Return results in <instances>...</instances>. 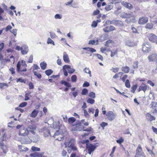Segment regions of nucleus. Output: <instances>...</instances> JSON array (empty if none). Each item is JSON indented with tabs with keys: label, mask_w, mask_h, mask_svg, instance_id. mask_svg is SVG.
Returning a JSON list of instances; mask_svg holds the SVG:
<instances>
[{
	"label": "nucleus",
	"mask_w": 157,
	"mask_h": 157,
	"mask_svg": "<svg viewBox=\"0 0 157 157\" xmlns=\"http://www.w3.org/2000/svg\"><path fill=\"white\" fill-rule=\"evenodd\" d=\"M27 65L25 62L22 60L21 61L18 62L17 65V70L18 72H25L27 71L26 67Z\"/></svg>",
	"instance_id": "obj_1"
},
{
	"label": "nucleus",
	"mask_w": 157,
	"mask_h": 157,
	"mask_svg": "<svg viewBox=\"0 0 157 157\" xmlns=\"http://www.w3.org/2000/svg\"><path fill=\"white\" fill-rule=\"evenodd\" d=\"M16 128L19 130V135L23 136H25L28 135L29 131L28 130L22 125H18L16 126Z\"/></svg>",
	"instance_id": "obj_2"
},
{
	"label": "nucleus",
	"mask_w": 157,
	"mask_h": 157,
	"mask_svg": "<svg viewBox=\"0 0 157 157\" xmlns=\"http://www.w3.org/2000/svg\"><path fill=\"white\" fill-rule=\"evenodd\" d=\"M152 47L149 42L144 43L142 46V50L144 53H147L151 51Z\"/></svg>",
	"instance_id": "obj_3"
},
{
	"label": "nucleus",
	"mask_w": 157,
	"mask_h": 157,
	"mask_svg": "<svg viewBox=\"0 0 157 157\" xmlns=\"http://www.w3.org/2000/svg\"><path fill=\"white\" fill-rule=\"evenodd\" d=\"M135 157H146V155L143 152L141 146L140 144L138 145L136 150Z\"/></svg>",
	"instance_id": "obj_4"
},
{
	"label": "nucleus",
	"mask_w": 157,
	"mask_h": 157,
	"mask_svg": "<svg viewBox=\"0 0 157 157\" xmlns=\"http://www.w3.org/2000/svg\"><path fill=\"white\" fill-rule=\"evenodd\" d=\"M73 126H75V127L72 129V131H74L83 130L85 128L84 126L81 123V122H80L79 121L77 122L76 124Z\"/></svg>",
	"instance_id": "obj_5"
},
{
	"label": "nucleus",
	"mask_w": 157,
	"mask_h": 157,
	"mask_svg": "<svg viewBox=\"0 0 157 157\" xmlns=\"http://www.w3.org/2000/svg\"><path fill=\"white\" fill-rule=\"evenodd\" d=\"M106 23H108L110 24H113L116 26H124L123 22L119 20H113L111 21L107 20Z\"/></svg>",
	"instance_id": "obj_6"
},
{
	"label": "nucleus",
	"mask_w": 157,
	"mask_h": 157,
	"mask_svg": "<svg viewBox=\"0 0 157 157\" xmlns=\"http://www.w3.org/2000/svg\"><path fill=\"white\" fill-rule=\"evenodd\" d=\"M147 59L150 62H155L157 61V53L154 52L148 56Z\"/></svg>",
	"instance_id": "obj_7"
},
{
	"label": "nucleus",
	"mask_w": 157,
	"mask_h": 157,
	"mask_svg": "<svg viewBox=\"0 0 157 157\" xmlns=\"http://www.w3.org/2000/svg\"><path fill=\"white\" fill-rule=\"evenodd\" d=\"M147 37L151 42L157 44V36L155 34L150 33L147 36Z\"/></svg>",
	"instance_id": "obj_8"
},
{
	"label": "nucleus",
	"mask_w": 157,
	"mask_h": 157,
	"mask_svg": "<svg viewBox=\"0 0 157 157\" xmlns=\"http://www.w3.org/2000/svg\"><path fill=\"white\" fill-rule=\"evenodd\" d=\"M86 147L88 151V153L90 155L95 150L96 146L91 144H86Z\"/></svg>",
	"instance_id": "obj_9"
},
{
	"label": "nucleus",
	"mask_w": 157,
	"mask_h": 157,
	"mask_svg": "<svg viewBox=\"0 0 157 157\" xmlns=\"http://www.w3.org/2000/svg\"><path fill=\"white\" fill-rule=\"evenodd\" d=\"M106 116L108 119L109 121H111L115 119L116 115L113 112L109 111L107 112L106 114Z\"/></svg>",
	"instance_id": "obj_10"
},
{
	"label": "nucleus",
	"mask_w": 157,
	"mask_h": 157,
	"mask_svg": "<svg viewBox=\"0 0 157 157\" xmlns=\"http://www.w3.org/2000/svg\"><path fill=\"white\" fill-rule=\"evenodd\" d=\"M149 89V86L146 85V84L142 83L139 86V88L137 90L139 92L143 90L144 93H145L146 90Z\"/></svg>",
	"instance_id": "obj_11"
},
{
	"label": "nucleus",
	"mask_w": 157,
	"mask_h": 157,
	"mask_svg": "<svg viewBox=\"0 0 157 157\" xmlns=\"http://www.w3.org/2000/svg\"><path fill=\"white\" fill-rule=\"evenodd\" d=\"M75 140L73 139H71L69 141L68 144L69 147H71V150L73 151L77 150V148L75 146L74 144Z\"/></svg>",
	"instance_id": "obj_12"
},
{
	"label": "nucleus",
	"mask_w": 157,
	"mask_h": 157,
	"mask_svg": "<svg viewBox=\"0 0 157 157\" xmlns=\"http://www.w3.org/2000/svg\"><path fill=\"white\" fill-rule=\"evenodd\" d=\"M121 3L124 7L129 10H131L133 8L132 5L131 4L127 2L123 1Z\"/></svg>",
	"instance_id": "obj_13"
},
{
	"label": "nucleus",
	"mask_w": 157,
	"mask_h": 157,
	"mask_svg": "<svg viewBox=\"0 0 157 157\" xmlns=\"http://www.w3.org/2000/svg\"><path fill=\"white\" fill-rule=\"evenodd\" d=\"M148 21V19L147 17H142L139 18L138 23L140 25H144Z\"/></svg>",
	"instance_id": "obj_14"
},
{
	"label": "nucleus",
	"mask_w": 157,
	"mask_h": 157,
	"mask_svg": "<svg viewBox=\"0 0 157 157\" xmlns=\"http://www.w3.org/2000/svg\"><path fill=\"white\" fill-rule=\"evenodd\" d=\"M146 119L149 121H152L155 120V118L154 116L152 115L150 113H148L146 114Z\"/></svg>",
	"instance_id": "obj_15"
},
{
	"label": "nucleus",
	"mask_w": 157,
	"mask_h": 157,
	"mask_svg": "<svg viewBox=\"0 0 157 157\" xmlns=\"http://www.w3.org/2000/svg\"><path fill=\"white\" fill-rule=\"evenodd\" d=\"M21 50L22 54H25L28 52V47L25 45H23L21 48Z\"/></svg>",
	"instance_id": "obj_16"
},
{
	"label": "nucleus",
	"mask_w": 157,
	"mask_h": 157,
	"mask_svg": "<svg viewBox=\"0 0 157 157\" xmlns=\"http://www.w3.org/2000/svg\"><path fill=\"white\" fill-rule=\"evenodd\" d=\"M107 51L110 52V56L111 57H113L117 55L118 50L117 49H116L115 50H111L110 49H109Z\"/></svg>",
	"instance_id": "obj_17"
},
{
	"label": "nucleus",
	"mask_w": 157,
	"mask_h": 157,
	"mask_svg": "<svg viewBox=\"0 0 157 157\" xmlns=\"http://www.w3.org/2000/svg\"><path fill=\"white\" fill-rule=\"evenodd\" d=\"M63 68L67 69L68 72L70 74H72L75 71V70L72 68H71V67L68 65H65L63 66Z\"/></svg>",
	"instance_id": "obj_18"
},
{
	"label": "nucleus",
	"mask_w": 157,
	"mask_h": 157,
	"mask_svg": "<svg viewBox=\"0 0 157 157\" xmlns=\"http://www.w3.org/2000/svg\"><path fill=\"white\" fill-rule=\"evenodd\" d=\"M114 44V42L113 41L109 39L105 42V45L106 47H109L113 45Z\"/></svg>",
	"instance_id": "obj_19"
},
{
	"label": "nucleus",
	"mask_w": 157,
	"mask_h": 157,
	"mask_svg": "<svg viewBox=\"0 0 157 157\" xmlns=\"http://www.w3.org/2000/svg\"><path fill=\"white\" fill-rule=\"evenodd\" d=\"M121 69L123 73H128L129 72L130 68L128 66H125L122 67Z\"/></svg>",
	"instance_id": "obj_20"
},
{
	"label": "nucleus",
	"mask_w": 157,
	"mask_h": 157,
	"mask_svg": "<svg viewBox=\"0 0 157 157\" xmlns=\"http://www.w3.org/2000/svg\"><path fill=\"white\" fill-rule=\"evenodd\" d=\"M63 59L64 61L66 63H69L70 62L68 56L66 52L63 53Z\"/></svg>",
	"instance_id": "obj_21"
},
{
	"label": "nucleus",
	"mask_w": 157,
	"mask_h": 157,
	"mask_svg": "<svg viewBox=\"0 0 157 157\" xmlns=\"http://www.w3.org/2000/svg\"><path fill=\"white\" fill-rule=\"evenodd\" d=\"M124 73L122 72H119L116 73L113 76V78L114 79H117L119 77H121Z\"/></svg>",
	"instance_id": "obj_22"
},
{
	"label": "nucleus",
	"mask_w": 157,
	"mask_h": 157,
	"mask_svg": "<svg viewBox=\"0 0 157 157\" xmlns=\"http://www.w3.org/2000/svg\"><path fill=\"white\" fill-rule=\"evenodd\" d=\"M38 113V111L35 109L30 114V116L31 117L35 118L37 116Z\"/></svg>",
	"instance_id": "obj_23"
},
{
	"label": "nucleus",
	"mask_w": 157,
	"mask_h": 157,
	"mask_svg": "<svg viewBox=\"0 0 157 157\" xmlns=\"http://www.w3.org/2000/svg\"><path fill=\"white\" fill-rule=\"evenodd\" d=\"M124 17L130 18H131L130 21L132 22H134L135 21V16L134 15H132L131 14H129L127 17Z\"/></svg>",
	"instance_id": "obj_24"
},
{
	"label": "nucleus",
	"mask_w": 157,
	"mask_h": 157,
	"mask_svg": "<svg viewBox=\"0 0 157 157\" xmlns=\"http://www.w3.org/2000/svg\"><path fill=\"white\" fill-rule=\"evenodd\" d=\"M60 83L64 85L65 86L68 87H71V84L64 80H61Z\"/></svg>",
	"instance_id": "obj_25"
},
{
	"label": "nucleus",
	"mask_w": 157,
	"mask_h": 157,
	"mask_svg": "<svg viewBox=\"0 0 157 157\" xmlns=\"http://www.w3.org/2000/svg\"><path fill=\"white\" fill-rule=\"evenodd\" d=\"M2 8H1V14L4 12V10L7 11L8 10L7 7L4 3L2 4Z\"/></svg>",
	"instance_id": "obj_26"
},
{
	"label": "nucleus",
	"mask_w": 157,
	"mask_h": 157,
	"mask_svg": "<svg viewBox=\"0 0 157 157\" xmlns=\"http://www.w3.org/2000/svg\"><path fill=\"white\" fill-rule=\"evenodd\" d=\"M1 148L3 151V152L4 154H6L8 151L7 147L5 145L1 144Z\"/></svg>",
	"instance_id": "obj_27"
},
{
	"label": "nucleus",
	"mask_w": 157,
	"mask_h": 157,
	"mask_svg": "<svg viewBox=\"0 0 157 157\" xmlns=\"http://www.w3.org/2000/svg\"><path fill=\"white\" fill-rule=\"evenodd\" d=\"M153 25L152 23H148L146 24L145 26V28L149 29H152L153 28Z\"/></svg>",
	"instance_id": "obj_28"
},
{
	"label": "nucleus",
	"mask_w": 157,
	"mask_h": 157,
	"mask_svg": "<svg viewBox=\"0 0 157 157\" xmlns=\"http://www.w3.org/2000/svg\"><path fill=\"white\" fill-rule=\"evenodd\" d=\"M126 45L128 46L132 47L135 46V43L130 40H127L126 42Z\"/></svg>",
	"instance_id": "obj_29"
},
{
	"label": "nucleus",
	"mask_w": 157,
	"mask_h": 157,
	"mask_svg": "<svg viewBox=\"0 0 157 157\" xmlns=\"http://www.w3.org/2000/svg\"><path fill=\"white\" fill-rule=\"evenodd\" d=\"M30 155L31 157H40L42 155L39 153L36 152L30 154Z\"/></svg>",
	"instance_id": "obj_30"
},
{
	"label": "nucleus",
	"mask_w": 157,
	"mask_h": 157,
	"mask_svg": "<svg viewBox=\"0 0 157 157\" xmlns=\"http://www.w3.org/2000/svg\"><path fill=\"white\" fill-rule=\"evenodd\" d=\"M40 65L41 69L43 70H45L47 67L46 63L44 62L41 63Z\"/></svg>",
	"instance_id": "obj_31"
},
{
	"label": "nucleus",
	"mask_w": 157,
	"mask_h": 157,
	"mask_svg": "<svg viewBox=\"0 0 157 157\" xmlns=\"http://www.w3.org/2000/svg\"><path fill=\"white\" fill-rule=\"evenodd\" d=\"M150 106L151 108L153 109L156 108L157 106V103L154 101H152Z\"/></svg>",
	"instance_id": "obj_32"
},
{
	"label": "nucleus",
	"mask_w": 157,
	"mask_h": 157,
	"mask_svg": "<svg viewBox=\"0 0 157 157\" xmlns=\"http://www.w3.org/2000/svg\"><path fill=\"white\" fill-rule=\"evenodd\" d=\"M137 84H136L135 85H133L131 88V92L133 93H135V90L137 88Z\"/></svg>",
	"instance_id": "obj_33"
},
{
	"label": "nucleus",
	"mask_w": 157,
	"mask_h": 157,
	"mask_svg": "<svg viewBox=\"0 0 157 157\" xmlns=\"http://www.w3.org/2000/svg\"><path fill=\"white\" fill-rule=\"evenodd\" d=\"M76 121L75 118L74 117H71L68 119V121L70 123H73Z\"/></svg>",
	"instance_id": "obj_34"
},
{
	"label": "nucleus",
	"mask_w": 157,
	"mask_h": 157,
	"mask_svg": "<svg viewBox=\"0 0 157 157\" xmlns=\"http://www.w3.org/2000/svg\"><path fill=\"white\" fill-rule=\"evenodd\" d=\"M139 62L138 61H135L133 63L132 65L133 68L134 69H137L138 67Z\"/></svg>",
	"instance_id": "obj_35"
},
{
	"label": "nucleus",
	"mask_w": 157,
	"mask_h": 157,
	"mask_svg": "<svg viewBox=\"0 0 157 157\" xmlns=\"http://www.w3.org/2000/svg\"><path fill=\"white\" fill-rule=\"evenodd\" d=\"M53 72V71L51 69H48L45 71V74L47 75V76H49Z\"/></svg>",
	"instance_id": "obj_36"
},
{
	"label": "nucleus",
	"mask_w": 157,
	"mask_h": 157,
	"mask_svg": "<svg viewBox=\"0 0 157 157\" xmlns=\"http://www.w3.org/2000/svg\"><path fill=\"white\" fill-rule=\"evenodd\" d=\"M124 82L125 86L128 88H129L130 87L129 80L128 79H127Z\"/></svg>",
	"instance_id": "obj_37"
},
{
	"label": "nucleus",
	"mask_w": 157,
	"mask_h": 157,
	"mask_svg": "<svg viewBox=\"0 0 157 157\" xmlns=\"http://www.w3.org/2000/svg\"><path fill=\"white\" fill-rule=\"evenodd\" d=\"M111 71L112 72L115 73H117V72L119 71V67H112L111 69Z\"/></svg>",
	"instance_id": "obj_38"
},
{
	"label": "nucleus",
	"mask_w": 157,
	"mask_h": 157,
	"mask_svg": "<svg viewBox=\"0 0 157 157\" xmlns=\"http://www.w3.org/2000/svg\"><path fill=\"white\" fill-rule=\"evenodd\" d=\"M77 77L76 75H73L71 77V80L72 82H76Z\"/></svg>",
	"instance_id": "obj_39"
},
{
	"label": "nucleus",
	"mask_w": 157,
	"mask_h": 157,
	"mask_svg": "<svg viewBox=\"0 0 157 157\" xmlns=\"http://www.w3.org/2000/svg\"><path fill=\"white\" fill-rule=\"evenodd\" d=\"M16 82H23L25 83L26 82V80L24 79H22L21 78H19L17 80Z\"/></svg>",
	"instance_id": "obj_40"
},
{
	"label": "nucleus",
	"mask_w": 157,
	"mask_h": 157,
	"mask_svg": "<svg viewBox=\"0 0 157 157\" xmlns=\"http://www.w3.org/2000/svg\"><path fill=\"white\" fill-rule=\"evenodd\" d=\"M128 76L127 75H124L122 77H121L120 79L123 82H124L126 81V79L127 78Z\"/></svg>",
	"instance_id": "obj_41"
},
{
	"label": "nucleus",
	"mask_w": 157,
	"mask_h": 157,
	"mask_svg": "<svg viewBox=\"0 0 157 157\" xmlns=\"http://www.w3.org/2000/svg\"><path fill=\"white\" fill-rule=\"evenodd\" d=\"M33 73L34 75L36 76L38 78H41V75L40 73H38L36 71H33Z\"/></svg>",
	"instance_id": "obj_42"
},
{
	"label": "nucleus",
	"mask_w": 157,
	"mask_h": 157,
	"mask_svg": "<svg viewBox=\"0 0 157 157\" xmlns=\"http://www.w3.org/2000/svg\"><path fill=\"white\" fill-rule=\"evenodd\" d=\"M47 43L48 44H52L53 45H55L54 42L50 38H48V39Z\"/></svg>",
	"instance_id": "obj_43"
},
{
	"label": "nucleus",
	"mask_w": 157,
	"mask_h": 157,
	"mask_svg": "<svg viewBox=\"0 0 157 157\" xmlns=\"http://www.w3.org/2000/svg\"><path fill=\"white\" fill-rule=\"evenodd\" d=\"M95 56L97 58L100 59L101 61H102L103 60V58L102 55L98 54H95Z\"/></svg>",
	"instance_id": "obj_44"
},
{
	"label": "nucleus",
	"mask_w": 157,
	"mask_h": 157,
	"mask_svg": "<svg viewBox=\"0 0 157 157\" xmlns=\"http://www.w3.org/2000/svg\"><path fill=\"white\" fill-rule=\"evenodd\" d=\"M88 90L86 88H84L82 89V94L83 95H85L88 93Z\"/></svg>",
	"instance_id": "obj_45"
},
{
	"label": "nucleus",
	"mask_w": 157,
	"mask_h": 157,
	"mask_svg": "<svg viewBox=\"0 0 157 157\" xmlns=\"http://www.w3.org/2000/svg\"><path fill=\"white\" fill-rule=\"evenodd\" d=\"M124 141V140L122 137H121L119 140H116L117 142L119 144H121Z\"/></svg>",
	"instance_id": "obj_46"
},
{
	"label": "nucleus",
	"mask_w": 157,
	"mask_h": 157,
	"mask_svg": "<svg viewBox=\"0 0 157 157\" xmlns=\"http://www.w3.org/2000/svg\"><path fill=\"white\" fill-rule=\"evenodd\" d=\"M31 149L33 151H40V148L34 146H32L31 148Z\"/></svg>",
	"instance_id": "obj_47"
},
{
	"label": "nucleus",
	"mask_w": 157,
	"mask_h": 157,
	"mask_svg": "<svg viewBox=\"0 0 157 157\" xmlns=\"http://www.w3.org/2000/svg\"><path fill=\"white\" fill-rule=\"evenodd\" d=\"M89 96L91 98H94L95 97V94L94 92H91L89 93Z\"/></svg>",
	"instance_id": "obj_48"
},
{
	"label": "nucleus",
	"mask_w": 157,
	"mask_h": 157,
	"mask_svg": "<svg viewBox=\"0 0 157 157\" xmlns=\"http://www.w3.org/2000/svg\"><path fill=\"white\" fill-rule=\"evenodd\" d=\"M87 102L90 104H92L94 103L95 101L93 99L89 98L87 100Z\"/></svg>",
	"instance_id": "obj_49"
},
{
	"label": "nucleus",
	"mask_w": 157,
	"mask_h": 157,
	"mask_svg": "<svg viewBox=\"0 0 157 157\" xmlns=\"http://www.w3.org/2000/svg\"><path fill=\"white\" fill-rule=\"evenodd\" d=\"M112 8V6L111 5H108L105 8V10L107 11H109Z\"/></svg>",
	"instance_id": "obj_50"
},
{
	"label": "nucleus",
	"mask_w": 157,
	"mask_h": 157,
	"mask_svg": "<svg viewBox=\"0 0 157 157\" xmlns=\"http://www.w3.org/2000/svg\"><path fill=\"white\" fill-rule=\"evenodd\" d=\"M84 111V116L86 117H90V115L88 114L87 111L86 109H84L83 110Z\"/></svg>",
	"instance_id": "obj_51"
},
{
	"label": "nucleus",
	"mask_w": 157,
	"mask_h": 157,
	"mask_svg": "<svg viewBox=\"0 0 157 157\" xmlns=\"http://www.w3.org/2000/svg\"><path fill=\"white\" fill-rule=\"evenodd\" d=\"M9 70L11 72L12 74L13 75L15 74V69L13 67H11L9 69Z\"/></svg>",
	"instance_id": "obj_52"
},
{
	"label": "nucleus",
	"mask_w": 157,
	"mask_h": 157,
	"mask_svg": "<svg viewBox=\"0 0 157 157\" xmlns=\"http://www.w3.org/2000/svg\"><path fill=\"white\" fill-rule=\"evenodd\" d=\"M17 29H13L12 31L10 30V32L13 34L14 36H16L17 34Z\"/></svg>",
	"instance_id": "obj_53"
},
{
	"label": "nucleus",
	"mask_w": 157,
	"mask_h": 157,
	"mask_svg": "<svg viewBox=\"0 0 157 157\" xmlns=\"http://www.w3.org/2000/svg\"><path fill=\"white\" fill-rule=\"evenodd\" d=\"M27 105V103L26 102H23L22 103H21L19 105V107H23Z\"/></svg>",
	"instance_id": "obj_54"
},
{
	"label": "nucleus",
	"mask_w": 157,
	"mask_h": 157,
	"mask_svg": "<svg viewBox=\"0 0 157 157\" xmlns=\"http://www.w3.org/2000/svg\"><path fill=\"white\" fill-rule=\"evenodd\" d=\"M84 72L86 73L89 74L90 75L91 71L90 70L89 68H86L84 70Z\"/></svg>",
	"instance_id": "obj_55"
},
{
	"label": "nucleus",
	"mask_w": 157,
	"mask_h": 157,
	"mask_svg": "<svg viewBox=\"0 0 157 157\" xmlns=\"http://www.w3.org/2000/svg\"><path fill=\"white\" fill-rule=\"evenodd\" d=\"M30 93H26L25 95V100L27 101L29 99V96Z\"/></svg>",
	"instance_id": "obj_56"
},
{
	"label": "nucleus",
	"mask_w": 157,
	"mask_h": 157,
	"mask_svg": "<svg viewBox=\"0 0 157 157\" xmlns=\"http://www.w3.org/2000/svg\"><path fill=\"white\" fill-rule=\"evenodd\" d=\"M121 6L116 7L115 12L117 14H119L120 12L119 11L121 10Z\"/></svg>",
	"instance_id": "obj_57"
},
{
	"label": "nucleus",
	"mask_w": 157,
	"mask_h": 157,
	"mask_svg": "<svg viewBox=\"0 0 157 157\" xmlns=\"http://www.w3.org/2000/svg\"><path fill=\"white\" fill-rule=\"evenodd\" d=\"M108 124L104 122H102L100 124V126L104 128L105 126L108 125Z\"/></svg>",
	"instance_id": "obj_58"
},
{
	"label": "nucleus",
	"mask_w": 157,
	"mask_h": 157,
	"mask_svg": "<svg viewBox=\"0 0 157 157\" xmlns=\"http://www.w3.org/2000/svg\"><path fill=\"white\" fill-rule=\"evenodd\" d=\"M33 56L31 55L29 57L27 62L29 63H32L33 62Z\"/></svg>",
	"instance_id": "obj_59"
},
{
	"label": "nucleus",
	"mask_w": 157,
	"mask_h": 157,
	"mask_svg": "<svg viewBox=\"0 0 157 157\" xmlns=\"http://www.w3.org/2000/svg\"><path fill=\"white\" fill-rule=\"evenodd\" d=\"M99 109H96L95 110V113L94 115V117H97L98 115Z\"/></svg>",
	"instance_id": "obj_60"
},
{
	"label": "nucleus",
	"mask_w": 157,
	"mask_h": 157,
	"mask_svg": "<svg viewBox=\"0 0 157 157\" xmlns=\"http://www.w3.org/2000/svg\"><path fill=\"white\" fill-rule=\"evenodd\" d=\"M97 22L96 21H94L92 23L91 26L93 27H96L97 25Z\"/></svg>",
	"instance_id": "obj_61"
},
{
	"label": "nucleus",
	"mask_w": 157,
	"mask_h": 157,
	"mask_svg": "<svg viewBox=\"0 0 157 157\" xmlns=\"http://www.w3.org/2000/svg\"><path fill=\"white\" fill-rule=\"evenodd\" d=\"M29 89H33L34 88V86L33 84V83L31 82H30L29 83Z\"/></svg>",
	"instance_id": "obj_62"
},
{
	"label": "nucleus",
	"mask_w": 157,
	"mask_h": 157,
	"mask_svg": "<svg viewBox=\"0 0 157 157\" xmlns=\"http://www.w3.org/2000/svg\"><path fill=\"white\" fill-rule=\"evenodd\" d=\"M103 30L105 32H109V27L108 26H107L103 29Z\"/></svg>",
	"instance_id": "obj_63"
},
{
	"label": "nucleus",
	"mask_w": 157,
	"mask_h": 157,
	"mask_svg": "<svg viewBox=\"0 0 157 157\" xmlns=\"http://www.w3.org/2000/svg\"><path fill=\"white\" fill-rule=\"evenodd\" d=\"M62 16L58 14H56L55 16V18L56 19H60L62 18Z\"/></svg>",
	"instance_id": "obj_64"
}]
</instances>
